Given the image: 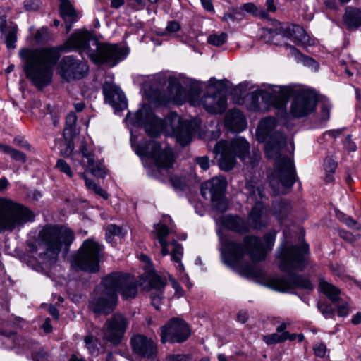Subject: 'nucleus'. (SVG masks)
Segmentation results:
<instances>
[{
  "label": "nucleus",
  "instance_id": "obj_61",
  "mask_svg": "<svg viewBox=\"0 0 361 361\" xmlns=\"http://www.w3.org/2000/svg\"><path fill=\"white\" fill-rule=\"evenodd\" d=\"M324 5L331 10L337 11L338 9L336 0H324Z\"/></svg>",
  "mask_w": 361,
  "mask_h": 361
},
{
  "label": "nucleus",
  "instance_id": "obj_47",
  "mask_svg": "<svg viewBox=\"0 0 361 361\" xmlns=\"http://www.w3.org/2000/svg\"><path fill=\"white\" fill-rule=\"evenodd\" d=\"M318 308L326 318H333L334 317V310L330 305L319 303Z\"/></svg>",
  "mask_w": 361,
  "mask_h": 361
},
{
  "label": "nucleus",
  "instance_id": "obj_62",
  "mask_svg": "<svg viewBox=\"0 0 361 361\" xmlns=\"http://www.w3.org/2000/svg\"><path fill=\"white\" fill-rule=\"evenodd\" d=\"M93 191L98 195L102 197L104 199L106 200L109 197L108 193L106 191L102 189V187L99 185H97L94 189Z\"/></svg>",
  "mask_w": 361,
  "mask_h": 361
},
{
  "label": "nucleus",
  "instance_id": "obj_35",
  "mask_svg": "<svg viewBox=\"0 0 361 361\" xmlns=\"http://www.w3.org/2000/svg\"><path fill=\"white\" fill-rule=\"evenodd\" d=\"M221 226H244V220L238 215L223 214L219 218Z\"/></svg>",
  "mask_w": 361,
  "mask_h": 361
},
{
  "label": "nucleus",
  "instance_id": "obj_26",
  "mask_svg": "<svg viewBox=\"0 0 361 361\" xmlns=\"http://www.w3.org/2000/svg\"><path fill=\"white\" fill-rule=\"evenodd\" d=\"M343 21L348 29L357 30L361 27V10L351 6L346 7Z\"/></svg>",
  "mask_w": 361,
  "mask_h": 361
},
{
  "label": "nucleus",
  "instance_id": "obj_12",
  "mask_svg": "<svg viewBox=\"0 0 361 361\" xmlns=\"http://www.w3.org/2000/svg\"><path fill=\"white\" fill-rule=\"evenodd\" d=\"M226 181L222 177H214L203 183L201 185V194L205 200H209L213 208L219 212L228 209V202L224 196Z\"/></svg>",
  "mask_w": 361,
  "mask_h": 361
},
{
  "label": "nucleus",
  "instance_id": "obj_55",
  "mask_svg": "<svg viewBox=\"0 0 361 361\" xmlns=\"http://www.w3.org/2000/svg\"><path fill=\"white\" fill-rule=\"evenodd\" d=\"M195 161L203 170H207L209 168V160L206 156L197 157Z\"/></svg>",
  "mask_w": 361,
  "mask_h": 361
},
{
  "label": "nucleus",
  "instance_id": "obj_10",
  "mask_svg": "<svg viewBox=\"0 0 361 361\" xmlns=\"http://www.w3.org/2000/svg\"><path fill=\"white\" fill-rule=\"evenodd\" d=\"M34 219L35 214L27 207L0 197V226H20L32 222Z\"/></svg>",
  "mask_w": 361,
  "mask_h": 361
},
{
  "label": "nucleus",
  "instance_id": "obj_54",
  "mask_svg": "<svg viewBox=\"0 0 361 361\" xmlns=\"http://www.w3.org/2000/svg\"><path fill=\"white\" fill-rule=\"evenodd\" d=\"M336 217L341 221V223L345 224L348 226H350L351 224H355V221L349 216H347L345 214L342 212H336Z\"/></svg>",
  "mask_w": 361,
  "mask_h": 361
},
{
  "label": "nucleus",
  "instance_id": "obj_1",
  "mask_svg": "<svg viewBox=\"0 0 361 361\" xmlns=\"http://www.w3.org/2000/svg\"><path fill=\"white\" fill-rule=\"evenodd\" d=\"M78 49L87 54L96 64L113 67L128 54L118 44L102 43L88 31L79 30L72 34L61 48H23L19 56L23 61L26 78L37 89L42 90L52 81L54 67L61 56L60 49Z\"/></svg>",
  "mask_w": 361,
  "mask_h": 361
},
{
  "label": "nucleus",
  "instance_id": "obj_40",
  "mask_svg": "<svg viewBox=\"0 0 361 361\" xmlns=\"http://www.w3.org/2000/svg\"><path fill=\"white\" fill-rule=\"evenodd\" d=\"M180 29V25L178 22L176 20L169 21L167 25L164 30L159 32V35L161 36H166L171 35Z\"/></svg>",
  "mask_w": 361,
  "mask_h": 361
},
{
  "label": "nucleus",
  "instance_id": "obj_60",
  "mask_svg": "<svg viewBox=\"0 0 361 361\" xmlns=\"http://www.w3.org/2000/svg\"><path fill=\"white\" fill-rule=\"evenodd\" d=\"M173 89H174L176 90V94L175 95H173L171 96V97L174 99V100H178L180 99V94H181V92L183 91V87L179 85H172L170 88V90L172 91Z\"/></svg>",
  "mask_w": 361,
  "mask_h": 361
},
{
  "label": "nucleus",
  "instance_id": "obj_48",
  "mask_svg": "<svg viewBox=\"0 0 361 361\" xmlns=\"http://www.w3.org/2000/svg\"><path fill=\"white\" fill-rule=\"evenodd\" d=\"M77 123V116L75 113L71 112L68 114L66 118V127L64 130H70L72 131L76 125Z\"/></svg>",
  "mask_w": 361,
  "mask_h": 361
},
{
  "label": "nucleus",
  "instance_id": "obj_41",
  "mask_svg": "<svg viewBox=\"0 0 361 361\" xmlns=\"http://www.w3.org/2000/svg\"><path fill=\"white\" fill-rule=\"evenodd\" d=\"M336 308L337 314L341 317H345L349 314V303L348 300L341 298L337 300Z\"/></svg>",
  "mask_w": 361,
  "mask_h": 361
},
{
  "label": "nucleus",
  "instance_id": "obj_13",
  "mask_svg": "<svg viewBox=\"0 0 361 361\" xmlns=\"http://www.w3.org/2000/svg\"><path fill=\"white\" fill-rule=\"evenodd\" d=\"M190 334V329L184 320L173 318L161 328V342L183 343Z\"/></svg>",
  "mask_w": 361,
  "mask_h": 361
},
{
  "label": "nucleus",
  "instance_id": "obj_25",
  "mask_svg": "<svg viewBox=\"0 0 361 361\" xmlns=\"http://www.w3.org/2000/svg\"><path fill=\"white\" fill-rule=\"evenodd\" d=\"M225 122L226 126L233 131H242L247 125L245 118L238 109L229 111L226 115Z\"/></svg>",
  "mask_w": 361,
  "mask_h": 361
},
{
  "label": "nucleus",
  "instance_id": "obj_51",
  "mask_svg": "<svg viewBox=\"0 0 361 361\" xmlns=\"http://www.w3.org/2000/svg\"><path fill=\"white\" fill-rule=\"evenodd\" d=\"M246 188L249 190L250 195L255 199H257V197H259L260 199L263 197V191L259 187H255L251 184H247Z\"/></svg>",
  "mask_w": 361,
  "mask_h": 361
},
{
  "label": "nucleus",
  "instance_id": "obj_52",
  "mask_svg": "<svg viewBox=\"0 0 361 361\" xmlns=\"http://www.w3.org/2000/svg\"><path fill=\"white\" fill-rule=\"evenodd\" d=\"M13 142L14 145L21 147L24 149L29 150V151L31 149L30 145L25 140V138L23 137H21V136L16 137L13 139Z\"/></svg>",
  "mask_w": 361,
  "mask_h": 361
},
{
  "label": "nucleus",
  "instance_id": "obj_36",
  "mask_svg": "<svg viewBox=\"0 0 361 361\" xmlns=\"http://www.w3.org/2000/svg\"><path fill=\"white\" fill-rule=\"evenodd\" d=\"M263 213V205L260 202H257L249 214V219L255 226L260 224V220Z\"/></svg>",
  "mask_w": 361,
  "mask_h": 361
},
{
  "label": "nucleus",
  "instance_id": "obj_31",
  "mask_svg": "<svg viewBox=\"0 0 361 361\" xmlns=\"http://www.w3.org/2000/svg\"><path fill=\"white\" fill-rule=\"evenodd\" d=\"M156 236L161 246V254L166 256L169 254V250L167 248L169 245L166 239L171 235V231L169 227H156L154 231Z\"/></svg>",
  "mask_w": 361,
  "mask_h": 361
},
{
  "label": "nucleus",
  "instance_id": "obj_4",
  "mask_svg": "<svg viewBox=\"0 0 361 361\" xmlns=\"http://www.w3.org/2000/svg\"><path fill=\"white\" fill-rule=\"evenodd\" d=\"M138 281L131 275L114 272L102 279L90 301V309L96 314H109L116 306L118 293L123 300L136 297Z\"/></svg>",
  "mask_w": 361,
  "mask_h": 361
},
{
  "label": "nucleus",
  "instance_id": "obj_58",
  "mask_svg": "<svg viewBox=\"0 0 361 361\" xmlns=\"http://www.w3.org/2000/svg\"><path fill=\"white\" fill-rule=\"evenodd\" d=\"M241 9L247 11V13H250L255 15H257V7L256 6L252 3H247L244 4L241 6Z\"/></svg>",
  "mask_w": 361,
  "mask_h": 361
},
{
  "label": "nucleus",
  "instance_id": "obj_45",
  "mask_svg": "<svg viewBox=\"0 0 361 361\" xmlns=\"http://www.w3.org/2000/svg\"><path fill=\"white\" fill-rule=\"evenodd\" d=\"M115 235L123 236V227H108L106 231V240L111 243Z\"/></svg>",
  "mask_w": 361,
  "mask_h": 361
},
{
  "label": "nucleus",
  "instance_id": "obj_29",
  "mask_svg": "<svg viewBox=\"0 0 361 361\" xmlns=\"http://www.w3.org/2000/svg\"><path fill=\"white\" fill-rule=\"evenodd\" d=\"M290 34L298 44L309 45L310 44V37L307 35L305 30L298 25H293L288 27Z\"/></svg>",
  "mask_w": 361,
  "mask_h": 361
},
{
  "label": "nucleus",
  "instance_id": "obj_20",
  "mask_svg": "<svg viewBox=\"0 0 361 361\" xmlns=\"http://www.w3.org/2000/svg\"><path fill=\"white\" fill-rule=\"evenodd\" d=\"M105 102L115 111H123L127 107V101L120 87L112 81H105L102 85Z\"/></svg>",
  "mask_w": 361,
  "mask_h": 361
},
{
  "label": "nucleus",
  "instance_id": "obj_2",
  "mask_svg": "<svg viewBox=\"0 0 361 361\" xmlns=\"http://www.w3.org/2000/svg\"><path fill=\"white\" fill-rule=\"evenodd\" d=\"M238 227H220L217 231L219 241L224 247V257L226 264L240 268L241 275L247 278H257L262 275V270L255 265L247 264L241 265V261L247 254L253 262L264 260L269 251L271 250L276 239V233L271 231L264 236L265 245L261 239L255 235L244 238V246L232 241L233 235L238 231Z\"/></svg>",
  "mask_w": 361,
  "mask_h": 361
},
{
  "label": "nucleus",
  "instance_id": "obj_46",
  "mask_svg": "<svg viewBox=\"0 0 361 361\" xmlns=\"http://www.w3.org/2000/svg\"><path fill=\"white\" fill-rule=\"evenodd\" d=\"M56 168L60 171L66 173L68 177H73V172L70 165L66 163L63 159H59L56 164Z\"/></svg>",
  "mask_w": 361,
  "mask_h": 361
},
{
  "label": "nucleus",
  "instance_id": "obj_8",
  "mask_svg": "<svg viewBox=\"0 0 361 361\" xmlns=\"http://www.w3.org/2000/svg\"><path fill=\"white\" fill-rule=\"evenodd\" d=\"M74 239L73 231L67 227H44L39 235V245L44 247L45 255L56 258L62 249L68 252Z\"/></svg>",
  "mask_w": 361,
  "mask_h": 361
},
{
  "label": "nucleus",
  "instance_id": "obj_44",
  "mask_svg": "<svg viewBox=\"0 0 361 361\" xmlns=\"http://www.w3.org/2000/svg\"><path fill=\"white\" fill-rule=\"evenodd\" d=\"M359 227H352L353 229V231H348L344 228H341L338 230V233L340 236L347 241H353L356 239V237L359 235L357 232V230Z\"/></svg>",
  "mask_w": 361,
  "mask_h": 361
},
{
  "label": "nucleus",
  "instance_id": "obj_56",
  "mask_svg": "<svg viewBox=\"0 0 361 361\" xmlns=\"http://www.w3.org/2000/svg\"><path fill=\"white\" fill-rule=\"evenodd\" d=\"M166 359L167 361H188L189 355L183 354L170 355Z\"/></svg>",
  "mask_w": 361,
  "mask_h": 361
},
{
  "label": "nucleus",
  "instance_id": "obj_19",
  "mask_svg": "<svg viewBox=\"0 0 361 361\" xmlns=\"http://www.w3.org/2000/svg\"><path fill=\"white\" fill-rule=\"evenodd\" d=\"M133 351L140 357L154 360L157 354L156 343L143 335H135L130 341Z\"/></svg>",
  "mask_w": 361,
  "mask_h": 361
},
{
  "label": "nucleus",
  "instance_id": "obj_32",
  "mask_svg": "<svg viewBox=\"0 0 361 361\" xmlns=\"http://www.w3.org/2000/svg\"><path fill=\"white\" fill-rule=\"evenodd\" d=\"M166 285V281L164 278L158 276L152 275L149 279V289L148 290L152 293H163V290Z\"/></svg>",
  "mask_w": 361,
  "mask_h": 361
},
{
  "label": "nucleus",
  "instance_id": "obj_63",
  "mask_svg": "<svg viewBox=\"0 0 361 361\" xmlns=\"http://www.w3.org/2000/svg\"><path fill=\"white\" fill-rule=\"evenodd\" d=\"M248 319V314L246 311L240 310L237 314V319L238 322L244 324Z\"/></svg>",
  "mask_w": 361,
  "mask_h": 361
},
{
  "label": "nucleus",
  "instance_id": "obj_11",
  "mask_svg": "<svg viewBox=\"0 0 361 361\" xmlns=\"http://www.w3.org/2000/svg\"><path fill=\"white\" fill-rule=\"evenodd\" d=\"M137 153L152 159L158 170L169 169L173 167L175 157L171 147H163L156 141L144 142L138 145Z\"/></svg>",
  "mask_w": 361,
  "mask_h": 361
},
{
  "label": "nucleus",
  "instance_id": "obj_22",
  "mask_svg": "<svg viewBox=\"0 0 361 361\" xmlns=\"http://www.w3.org/2000/svg\"><path fill=\"white\" fill-rule=\"evenodd\" d=\"M0 32L8 49H15L17 41L18 27L13 23H7L5 16L0 17Z\"/></svg>",
  "mask_w": 361,
  "mask_h": 361
},
{
  "label": "nucleus",
  "instance_id": "obj_53",
  "mask_svg": "<svg viewBox=\"0 0 361 361\" xmlns=\"http://www.w3.org/2000/svg\"><path fill=\"white\" fill-rule=\"evenodd\" d=\"M292 49V53H293V54H295V55L298 54V55H300V56L301 58H302V59H303V63H304V64H305V65H307V66H313V65L316 64V61H315L312 58L303 56V55H302V54H300V53L299 52V51H298L297 49H295V47H292V49Z\"/></svg>",
  "mask_w": 361,
  "mask_h": 361
},
{
  "label": "nucleus",
  "instance_id": "obj_64",
  "mask_svg": "<svg viewBox=\"0 0 361 361\" xmlns=\"http://www.w3.org/2000/svg\"><path fill=\"white\" fill-rule=\"evenodd\" d=\"M202 6L205 10L209 12H213L214 11V6L212 5V0H200Z\"/></svg>",
  "mask_w": 361,
  "mask_h": 361
},
{
  "label": "nucleus",
  "instance_id": "obj_43",
  "mask_svg": "<svg viewBox=\"0 0 361 361\" xmlns=\"http://www.w3.org/2000/svg\"><path fill=\"white\" fill-rule=\"evenodd\" d=\"M33 361H51L50 355L39 346L32 353Z\"/></svg>",
  "mask_w": 361,
  "mask_h": 361
},
{
  "label": "nucleus",
  "instance_id": "obj_49",
  "mask_svg": "<svg viewBox=\"0 0 361 361\" xmlns=\"http://www.w3.org/2000/svg\"><path fill=\"white\" fill-rule=\"evenodd\" d=\"M313 350L317 357L323 358L326 353V346L324 343H318L313 347Z\"/></svg>",
  "mask_w": 361,
  "mask_h": 361
},
{
  "label": "nucleus",
  "instance_id": "obj_23",
  "mask_svg": "<svg viewBox=\"0 0 361 361\" xmlns=\"http://www.w3.org/2000/svg\"><path fill=\"white\" fill-rule=\"evenodd\" d=\"M0 334L6 337V341H3L4 343L12 340L14 342L13 347L21 349L23 352L32 351V353L39 347V344L37 343L25 338L22 336H16L14 338H12V336L14 335V332L13 331H7L5 329H1Z\"/></svg>",
  "mask_w": 361,
  "mask_h": 361
},
{
  "label": "nucleus",
  "instance_id": "obj_7",
  "mask_svg": "<svg viewBox=\"0 0 361 361\" xmlns=\"http://www.w3.org/2000/svg\"><path fill=\"white\" fill-rule=\"evenodd\" d=\"M304 234L299 237L298 244L284 243L279 250V269L284 272L302 271L308 264L309 245L303 240Z\"/></svg>",
  "mask_w": 361,
  "mask_h": 361
},
{
  "label": "nucleus",
  "instance_id": "obj_21",
  "mask_svg": "<svg viewBox=\"0 0 361 361\" xmlns=\"http://www.w3.org/2000/svg\"><path fill=\"white\" fill-rule=\"evenodd\" d=\"M202 102L205 109L213 114L222 113L226 107V98L219 91H216L212 94H205Z\"/></svg>",
  "mask_w": 361,
  "mask_h": 361
},
{
  "label": "nucleus",
  "instance_id": "obj_39",
  "mask_svg": "<svg viewBox=\"0 0 361 361\" xmlns=\"http://www.w3.org/2000/svg\"><path fill=\"white\" fill-rule=\"evenodd\" d=\"M262 340L267 345H274L284 342L285 338L283 334H279L278 333H274L263 336Z\"/></svg>",
  "mask_w": 361,
  "mask_h": 361
},
{
  "label": "nucleus",
  "instance_id": "obj_5",
  "mask_svg": "<svg viewBox=\"0 0 361 361\" xmlns=\"http://www.w3.org/2000/svg\"><path fill=\"white\" fill-rule=\"evenodd\" d=\"M128 118L135 126L143 125L146 133L152 137H157L164 129V125L169 124L174 136L182 146L190 142L196 128L194 122L182 120L178 114H172L163 121L145 109H139L133 115L128 114Z\"/></svg>",
  "mask_w": 361,
  "mask_h": 361
},
{
  "label": "nucleus",
  "instance_id": "obj_42",
  "mask_svg": "<svg viewBox=\"0 0 361 361\" xmlns=\"http://www.w3.org/2000/svg\"><path fill=\"white\" fill-rule=\"evenodd\" d=\"M84 341L87 348L89 350L92 355H97L99 353V348L96 343L94 337L92 335H87L85 337Z\"/></svg>",
  "mask_w": 361,
  "mask_h": 361
},
{
  "label": "nucleus",
  "instance_id": "obj_59",
  "mask_svg": "<svg viewBox=\"0 0 361 361\" xmlns=\"http://www.w3.org/2000/svg\"><path fill=\"white\" fill-rule=\"evenodd\" d=\"M238 13L237 10H233L231 13H224V16L222 17V20L225 22L232 21L234 22L235 20V15Z\"/></svg>",
  "mask_w": 361,
  "mask_h": 361
},
{
  "label": "nucleus",
  "instance_id": "obj_17",
  "mask_svg": "<svg viewBox=\"0 0 361 361\" xmlns=\"http://www.w3.org/2000/svg\"><path fill=\"white\" fill-rule=\"evenodd\" d=\"M268 283L272 289L281 292H286L295 288L311 290L314 287L308 277L299 274L274 277L268 281Z\"/></svg>",
  "mask_w": 361,
  "mask_h": 361
},
{
  "label": "nucleus",
  "instance_id": "obj_50",
  "mask_svg": "<svg viewBox=\"0 0 361 361\" xmlns=\"http://www.w3.org/2000/svg\"><path fill=\"white\" fill-rule=\"evenodd\" d=\"M150 298L152 305L157 309L159 310V306L161 303V300L163 298V293H150Z\"/></svg>",
  "mask_w": 361,
  "mask_h": 361
},
{
  "label": "nucleus",
  "instance_id": "obj_38",
  "mask_svg": "<svg viewBox=\"0 0 361 361\" xmlns=\"http://www.w3.org/2000/svg\"><path fill=\"white\" fill-rule=\"evenodd\" d=\"M227 37L228 35L226 32H221L220 34H212L208 37L207 42L212 45L220 47L226 42Z\"/></svg>",
  "mask_w": 361,
  "mask_h": 361
},
{
  "label": "nucleus",
  "instance_id": "obj_3",
  "mask_svg": "<svg viewBox=\"0 0 361 361\" xmlns=\"http://www.w3.org/2000/svg\"><path fill=\"white\" fill-rule=\"evenodd\" d=\"M276 120L273 117L264 118L259 123L257 136L259 142H266L265 153L268 158L275 159L273 178L270 186L275 195L286 194L296 181V173L293 161L281 154L286 145V137L274 131Z\"/></svg>",
  "mask_w": 361,
  "mask_h": 361
},
{
  "label": "nucleus",
  "instance_id": "obj_6",
  "mask_svg": "<svg viewBox=\"0 0 361 361\" xmlns=\"http://www.w3.org/2000/svg\"><path fill=\"white\" fill-rule=\"evenodd\" d=\"M214 152L220 155L219 166L226 171L233 169L236 164V157L251 168L257 166L261 158L259 151H253L252 156H250V145L241 137L232 140L230 143L220 140L216 143Z\"/></svg>",
  "mask_w": 361,
  "mask_h": 361
},
{
  "label": "nucleus",
  "instance_id": "obj_37",
  "mask_svg": "<svg viewBox=\"0 0 361 361\" xmlns=\"http://www.w3.org/2000/svg\"><path fill=\"white\" fill-rule=\"evenodd\" d=\"M173 248L171 251V259L173 262L178 264L180 270L183 269V265L181 263V257L183 255V247L176 243L173 244Z\"/></svg>",
  "mask_w": 361,
  "mask_h": 361
},
{
  "label": "nucleus",
  "instance_id": "obj_34",
  "mask_svg": "<svg viewBox=\"0 0 361 361\" xmlns=\"http://www.w3.org/2000/svg\"><path fill=\"white\" fill-rule=\"evenodd\" d=\"M0 151L4 154H9L11 157L16 161L20 163L26 162V155L20 151H18L9 145L0 144Z\"/></svg>",
  "mask_w": 361,
  "mask_h": 361
},
{
  "label": "nucleus",
  "instance_id": "obj_16",
  "mask_svg": "<svg viewBox=\"0 0 361 361\" xmlns=\"http://www.w3.org/2000/svg\"><path fill=\"white\" fill-rule=\"evenodd\" d=\"M317 103V95L313 91L300 90L292 102L290 112L295 118L307 116L315 110Z\"/></svg>",
  "mask_w": 361,
  "mask_h": 361
},
{
  "label": "nucleus",
  "instance_id": "obj_9",
  "mask_svg": "<svg viewBox=\"0 0 361 361\" xmlns=\"http://www.w3.org/2000/svg\"><path fill=\"white\" fill-rule=\"evenodd\" d=\"M102 247L92 238L85 240L71 260V266L75 270L96 273L99 269Z\"/></svg>",
  "mask_w": 361,
  "mask_h": 361
},
{
  "label": "nucleus",
  "instance_id": "obj_15",
  "mask_svg": "<svg viewBox=\"0 0 361 361\" xmlns=\"http://www.w3.org/2000/svg\"><path fill=\"white\" fill-rule=\"evenodd\" d=\"M88 71L87 63L73 56H64L59 67V75L67 82L83 78L87 75Z\"/></svg>",
  "mask_w": 361,
  "mask_h": 361
},
{
  "label": "nucleus",
  "instance_id": "obj_57",
  "mask_svg": "<svg viewBox=\"0 0 361 361\" xmlns=\"http://www.w3.org/2000/svg\"><path fill=\"white\" fill-rule=\"evenodd\" d=\"M128 4L134 10H140L144 8L145 0H132Z\"/></svg>",
  "mask_w": 361,
  "mask_h": 361
},
{
  "label": "nucleus",
  "instance_id": "obj_18",
  "mask_svg": "<svg viewBox=\"0 0 361 361\" xmlns=\"http://www.w3.org/2000/svg\"><path fill=\"white\" fill-rule=\"evenodd\" d=\"M280 92L282 90L280 89ZM288 96L281 92L277 95L274 92L268 91H259L257 94L252 96V99L256 100L255 110L264 111L268 110L271 106L277 109H283L287 103Z\"/></svg>",
  "mask_w": 361,
  "mask_h": 361
},
{
  "label": "nucleus",
  "instance_id": "obj_14",
  "mask_svg": "<svg viewBox=\"0 0 361 361\" xmlns=\"http://www.w3.org/2000/svg\"><path fill=\"white\" fill-rule=\"evenodd\" d=\"M129 324L128 319L121 314H114L106 320L102 329L103 338L114 345H118Z\"/></svg>",
  "mask_w": 361,
  "mask_h": 361
},
{
  "label": "nucleus",
  "instance_id": "obj_33",
  "mask_svg": "<svg viewBox=\"0 0 361 361\" xmlns=\"http://www.w3.org/2000/svg\"><path fill=\"white\" fill-rule=\"evenodd\" d=\"M337 168V162L331 157H327L324 162L325 171V181L331 183L334 180V173Z\"/></svg>",
  "mask_w": 361,
  "mask_h": 361
},
{
  "label": "nucleus",
  "instance_id": "obj_24",
  "mask_svg": "<svg viewBox=\"0 0 361 361\" xmlns=\"http://www.w3.org/2000/svg\"><path fill=\"white\" fill-rule=\"evenodd\" d=\"M61 17L65 22L66 32L71 30L73 24L78 20V14L68 0H63L59 6Z\"/></svg>",
  "mask_w": 361,
  "mask_h": 361
},
{
  "label": "nucleus",
  "instance_id": "obj_30",
  "mask_svg": "<svg viewBox=\"0 0 361 361\" xmlns=\"http://www.w3.org/2000/svg\"><path fill=\"white\" fill-rule=\"evenodd\" d=\"M319 288L321 291L333 302L336 303L339 300L340 290L334 285L327 281L321 279L319 281Z\"/></svg>",
  "mask_w": 361,
  "mask_h": 361
},
{
  "label": "nucleus",
  "instance_id": "obj_28",
  "mask_svg": "<svg viewBox=\"0 0 361 361\" xmlns=\"http://www.w3.org/2000/svg\"><path fill=\"white\" fill-rule=\"evenodd\" d=\"M84 159H87L86 166L93 176L99 178H104L106 175V170L101 161L96 160L94 155L92 153L87 155Z\"/></svg>",
  "mask_w": 361,
  "mask_h": 361
},
{
  "label": "nucleus",
  "instance_id": "obj_27",
  "mask_svg": "<svg viewBox=\"0 0 361 361\" xmlns=\"http://www.w3.org/2000/svg\"><path fill=\"white\" fill-rule=\"evenodd\" d=\"M84 159H87L86 166L93 176L99 178H104L106 175V170L101 161L96 160L94 155L92 153L87 155Z\"/></svg>",
  "mask_w": 361,
  "mask_h": 361
}]
</instances>
